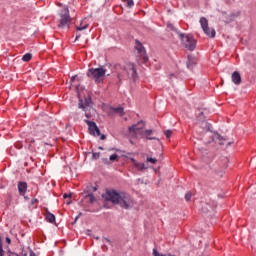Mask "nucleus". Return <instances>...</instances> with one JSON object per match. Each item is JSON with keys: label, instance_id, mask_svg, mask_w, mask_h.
<instances>
[{"label": "nucleus", "instance_id": "1", "mask_svg": "<svg viewBox=\"0 0 256 256\" xmlns=\"http://www.w3.org/2000/svg\"><path fill=\"white\" fill-rule=\"evenodd\" d=\"M106 199L115 205H120L122 209H133L135 206V200L125 192H117L115 190L107 191Z\"/></svg>", "mask_w": 256, "mask_h": 256}, {"label": "nucleus", "instance_id": "2", "mask_svg": "<svg viewBox=\"0 0 256 256\" xmlns=\"http://www.w3.org/2000/svg\"><path fill=\"white\" fill-rule=\"evenodd\" d=\"M59 17H60V20H59L58 27L60 29H65V28L69 29V25L72 21L71 15L69 14V7L65 6L62 10H60Z\"/></svg>", "mask_w": 256, "mask_h": 256}, {"label": "nucleus", "instance_id": "3", "mask_svg": "<svg viewBox=\"0 0 256 256\" xmlns=\"http://www.w3.org/2000/svg\"><path fill=\"white\" fill-rule=\"evenodd\" d=\"M106 73H107V70H105L103 67L90 68L87 72V77H89L90 79H94L95 83H101V81L105 79Z\"/></svg>", "mask_w": 256, "mask_h": 256}, {"label": "nucleus", "instance_id": "4", "mask_svg": "<svg viewBox=\"0 0 256 256\" xmlns=\"http://www.w3.org/2000/svg\"><path fill=\"white\" fill-rule=\"evenodd\" d=\"M179 37L184 47L188 49V51H195V47H197V41H195L193 35L179 33Z\"/></svg>", "mask_w": 256, "mask_h": 256}, {"label": "nucleus", "instance_id": "5", "mask_svg": "<svg viewBox=\"0 0 256 256\" xmlns=\"http://www.w3.org/2000/svg\"><path fill=\"white\" fill-rule=\"evenodd\" d=\"M84 123L88 125V131L90 135H93L94 137H100L101 141H105L107 139L105 134H101V130H99V127H97L95 122L84 120Z\"/></svg>", "mask_w": 256, "mask_h": 256}, {"label": "nucleus", "instance_id": "6", "mask_svg": "<svg viewBox=\"0 0 256 256\" xmlns=\"http://www.w3.org/2000/svg\"><path fill=\"white\" fill-rule=\"evenodd\" d=\"M78 97H79V103H78L79 109H82L85 112V117H87V119H91V113L87 112V111H91V107L89 106L91 104V98L90 97L81 98V94L79 93H78Z\"/></svg>", "mask_w": 256, "mask_h": 256}, {"label": "nucleus", "instance_id": "7", "mask_svg": "<svg viewBox=\"0 0 256 256\" xmlns=\"http://www.w3.org/2000/svg\"><path fill=\"white\" fill-rule=\"evenodd\" d=\"M145 127V122L139 121L137 124L129 127V133L133 137H143V128Z\"/></svg>", "mask_w": 256, "mask_h": 256}, {"label": "nucleus", "instance_id": "8", "mask_svg": "<svg viewBox=\"0 0 256 256\" xmlns=\"http://www.w3.org/2000/svg\"><path fill=\"white\" fill-rule=\"evenodd\" d=\"M200 25H201L205 35H207V37H211L212 39L215 37V35H216L215 29L209 28V21L207 20V18L201 17Z\"/></svg>", "mask_w": 256, "mask_h": 256}, {"label": "nucleus", "instance_id": "9", "mask_svg": "<svg viewBox=\"0 0 256 256\" xmlns=\"http://www.w3.org/2000/svg\"><path fill=\"white\" fill-rule=\"evenodd\" d=\"M124 71L129 77V79H133V81H137V70H135V65L134 64H126L124 66Z\"/></svg>", "mask_w": 256, "mask_h": 256}, {"label": "nucleus", "instance_id": "10", "mask_svg": "<svg viewBox=\"0 0 256 256\" xmlns=\"http://www.w3.org/2000/svg\"><path fill=\"white\" fill-rule=\"evenodd\" d=\"M130 161L133 163L134 167L137 169V171H144V169H147L144 163H139L135 158H131Z\"/></svg>", "mask_w": 256, "mask_h": 256}, {"label": "nucleus", "instance_id": "11", "mask_svg": "<svg viewBox=\"0 0 256 256\" xmlns=\"http://www.w3.org/2000/svg\"><path fill=\"white\" fill-rule=\"evenodd\" d=\"M232 82L234 85H241V74L235 71L232 73Z\"/></svg>", "mask_w": 256, "mask_h": 256}, {"label": "nucleus", "instance_id": "12", "mask_svg": "<svg viewBox=\"0 0 256 256\" xmlns=\"http://www.w3.org/2000/svg\"><path fill=\"white\" fill-rule=\"evenodd\" d=\"M143 137H146L149 141H155L157 137L153 136V130L148 129L143 131Z\"/></svg>", "mask_w": 256, "mask_h": 256}, {"label": "nucleus", "instance_id": "13", "mask_svg": "<svg viewBox=\"0 0 256 256\" xmlns=\"http://www.w3.org/2000/svg\"><path fill=\"white\" fill-rule=\"evenodd\" d=\"M197 119L200 123H202V125H204L205 127H207V123L205 122V112L198 110L197 112Z\"/></svg>", "mask_w": 256, "mask_h": 256}, {"label": "nucleus", "instance_id": "14", "mask_svg": "<svg viewBox=\"0 0 256 256\" xmlns=\"http://www.w3.org/2000/svg\"><path fill=\"white\" fill-rule=\"evenodd\" d=\"M18 191L20 193V195H25V193H27V184L26 182H19L18 183Z\"/></svg>", "mask_w": 256, "mask_h": 256}, {"label": "nucleus", "instance_id": "15", "mask_svg": "<svg viewBox=\"0 0 256 256\" xmlns=\"http://www.w3.org/2000/svg\"><path fill=\"white\" fill-rule=\"evenodd\" d=\"M136 50L138 51V53H140V55H144L145 53V47H143V44H141L139 41H136Z\"/></svg>", "mask_w": 256, "mask_h": 256}, {"label": "nucleus", "instance_id": "16", "mask_svg": "<svg viewBox=\"0 0 256 256\" xmlns=\"http://www.w3.org/2000/svg\"><path fill=\"white\" fill-rule=\"evenodd\" d=\"M195 58H193L192 56H188V61H187V67L188 69H193V67H195Z\"/></svg>", "mask_w": 256, "mask_h": 256}, {"label": "nucleus", "instance_id": "17", "mask_svg": "<svg viewBox=\"0 0 256 256\" xmlns=\"http://www.w3.org/2000/svg\"><path fill=\"white\" fill-rule=\"evenodd\" d=\"M112 111L117 115H119L120 117H123V115H125V111L123 107L113 108Z\"/></svg>", "mask_w": 256, "mask_h": 256}, {"label": "nucleus", "instance_id": "18", "mask_svg": "<svg viewBox=\"0 0 256 256\" xmlns=\"http://www.w3.org/2000/svg\"><path fill=\"white\" fill-rule=\"evenodd\" d=\"M46 220L48 221V223H55V215H53L51 212H47Z\"/></svg>", "mask_w": 256, "mask_h": 256}, {"label": "nucleus", "instance_id": "19", "mask_svg": "<svg viewBox=\"0 0 256 256\" xmlns=\"http://www.w3.org/2000/svg\"><path fill=\"white\" fill-rule=\"evenodd\" d=\"M33 55L31 53H27L22 57V61L28 62L31 61Z\"/></svg>", "mask_w": 256, "mask_h": 256}, {"label": "nucleus", "instance_id": "20", "mask_svg": "<svg viewBox=\"0 0 256 256\" xmlns=\"http://www.w3.org/2000/svg\"><path fill=\"white\" fill-rule=\"evenodd\" d=\"M167 29H168L169 31H175L178 35H179V33H181V32H179V31H177L176 28H175V26H173V24H171V23H168V24H167Z\"/></svg>", "mask_w": 256, "mask_h": 256}, {"label": "nucleus", "instance_id": "21", "mask_svg": "<svg viewBox=\"0 0 256 256\" xmlns=\"http://www.w3.org/2000/svg\"><path fill=\"white\" fill-rule=\"evenodd\" d=\"M85 197L88 199L89 203H95V196H93V194H88Z\"/></svg>", "mask_w": 256, "mask_h": 256}, {"label": "nucleus", "instance_id": "22", "mask_svg": "<svg viewBox=\"0 0 256 256\" xmlns=\"http://www.w3.org/2000/svg\"><path fill=\"white\" fill-rule=\"evenodd\" d=\"M146 161L148 163H152V165H155V163H157V158L147 157Z\"/></svg>", "mask_w": 256, "mask_h": 256}, {"label": "nucleus", "instance_id": "23", "mask_svg": "<svg viewBox=\"0 0 256 256\" xmlns=\"http://www.w3.org/2000/svg\"><path fill=\"white\" fill-rule=\"evenodd\" d=\"M0 256H5V250H3V241L0 238Z\"/></svg>", "mask_w": 256, "mask_h": 256}, {"label": "nucleus", "instance_id": "24", "mask_svg": "<svg viewBox=\"0 0 256 256\" xmlns=\"http://www.w3.org/2000/svg\"><path fill=\"white\" fill-rule=\"evenodd\" d=\"M89 27V25H84V26H77L76 27V30H78V31H85V29H87Z\"/></svg>", "mask_w": 256, "mask_h": 256}, {"label": "nucleus", "instance_id": "25", "mask_svg": "<svg viewBox=\"0 0 256 256\" xmlns=\"http://www.w3.org/2000/svg\"><path fill=\"white\" fill-rule=\"evenodd\" d=\"M216 138L218 139V141H220L219 142L220 145H225V143H223V141H225V139L221 135L217 134Z\"/></svg>", "mask_w": 256, "mask_h": 256}, {"label": "nucleus", "instance_id": "26", "mask_svg": "<svg viewBox=\"0 0 256 256\" xmlns=\"http://www.w3.org/2000/svg\"><path fill=\"white\" fill-rule=\"evenodd\" d=\"M164 134L166 135L167 139H169V137H171V135H173V131H171V130H166V131L164 132Z\"/></svg>", "mask_w": 256, "mask_h": 256}, {"label": "nucleus", "instance_id": "27", "mask_svg": "<svg viewBox=\"0 0 256 256\" xmlns=\"http://www.w3.org/2000/svg\"><path fill=\"white\" fill-rule=\"evenodd\" d=\"M15 147L16 149H23V142H16Z\"/></svg>", "mask_w": 256, "mask_h": 256}, {"label": "nucleus", "instance_id": "28", "mask_svg": "<svg viewBox=\"0 0 256 256\" xmlns=\"http://www.w3.org/2000/svg\"><path fill=\"white\" fill-rule=\"evenodd\" d=\"M117 159H119V155L117 154H113L110 156V161H117Z\"/></svg>", "mask_w": 256, "mask_h": 256}, {"label": "nucleus", "instance_id": "29", "mask_svg": "<svg viewBox=\"0 0 256 256\" xmlns=\"http://www.w3.org/2000/svg\"><path fill=\"white\" fill-rule=\"evenodd\" d=\"M191 197H192L191 192H187V193L185 194V200H186V201H191Z\"/></svg>", "mask_w": 256, "mask_h": 256}, {"label": "nucleus", "instance_id": "30", "mask_svg": "<svg viewBox=\"0 0 256 256\" xmlns=\"http://www.w3.org/2000/svg\"><path fill=\"white\" fill-rule=\"evenodd\" d=\"M93 159H99V157H101V153L99 152H94L92 155Z\"/></svg>", "mask_w": 256, "mask_h": 256}, {"label": "nucleus", "instance_id": "31", "mask_svg": "<svg viewBox=\"0 0 256 256\" xmlns=\"http://www.w3.org/2000/svg\"><path fill=\"white\" fill-rule=\"evenodd\" d=\"M135 5V2L133 0H127V7H133Z\"/></svg>", "mask_w": 256, "mask_h": 256}, {"label": "nucleus", "instance_id": "32", "mask_svg": "<svg viewBox=\"0 0 256 256\" xmlns=\"http://www.w3.org/2000/svg\"><path fill=\"white\" fill-rule=\"evenodd\" d=\"M63 197H64V199H69V198H71V194H64Z\"/></svg>", "mask_w": 256, "mask_h": 256}, {"label": "nucleus", "instance_id": "33", "mask_svg": "<svg viewBox=\"0 0 256 256\" xmlns=\"http://www.w3.org/2000/svg\"><path fill=\"white\" fill-rule=\"evenodd\" d=\"M6 243H8V245H11V238L6 237Z\"/></svg>", "mask_w": 256, "mask_h": 256}, {"label": "nucleus", "instance_id": "34", "mask_svg": "<svg viewBox=\"0 0 256 256\" xmlns=\"http://www.w3.org/2000/svg\"><path fill=\"white\" fill-rule=\"evenodd\" d=\"M37 201H38V200L34 198V199L31 200V204H32V205H35V203H37Z\"/></svg>", "mask_w": 256, "mask_h": 256}, {"label": "nucleus", "instance_id": "35", "mask_svg": "<svg viewBox=\"0 0 256 256\" xmlns=\"http://www.w3.org/2000/svg\"><path fill=\"white\" fill-rule=\"evenodd\" d=\"M76 78H77V76H72L71 79H70L71 83H73V81H75Z\"/></svg>", "mask_w": 256, "mask_h": 256}, {"label": "nucleus", "instance_id": "36", "mask_svg": "<svg viewBox=\"0 0 256 256\" xmlns=\"http://www.w3.org/2000/svg\"><path fill=\"white\" fill-rule=\"evenodd\" d=\"M81 37V34H78L75 38V41L79 40V38Z\"/></svg>", "mask_w": 256, "mask_h": 256}, {"label": "nucleus", "instance_id": "37", "mask_svg": "<svg viewBox=\"0 0 256 256\" xmlns=\"http://www.w3.org/2000/svg\"><path fill=\"white\" fill-rule=\"evenodd\" d=\"M30 143H35V139H32V140L30 141Z\"/></svg>", "mask_w": 256, "mask_h": 256}, {"label": "nucleus", "instance_id": "38", "mask_svg": "<svg viewBox=\"0 0 256 256\" xmlns=\"http://www.w3.org/2000/svg\"><path fill=\"white\" fill-rule=\"evenodd\" d=\"M105 241H107V243H110L109 239H107V238L105 239Z\"/></svg>", "mask_w": 256, "mask_h": 256}, {"label": "nucleus", "instance_id": "39", "mask_svg": "<svg viewBox=\"0 0 256 256\" xmlns=\"http://www.w3.org/2000/svg\"><path fill=\"white\" fill-rule=\"evenodd\" d=\"M28 149H31V144L29 145Z\"/></svg>", "mask_w": 256, "mask_h": 256}, {"label": "nucleus", "instance_id": "40", "mask_svg": "<svg viewBox=\"0 0 256 256\" xmlns=\"http://www.w3.org/2000/svg\"><path fill=\"white\" fill-rule=\"evenodd\" d=\"M99 149L103 150V147H99Z\"/></svg>", "mask_w": 256, "mask_h": 256}, {"label": "nucleus", "instance_id": "41", "mask_svg": "<svg viewBox=\"0 0 256 256\" xmlns=\"http://www.w3.org/2000/svg\"><path fill=\"white\" fill-rule=\"evenodd\" d=\"M77 219H79V217H76L75 221H77Z\"/></svg>", "mask_w": 256, "mask_h": 256}]
</instances>
